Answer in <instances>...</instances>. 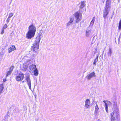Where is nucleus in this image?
<instances>
[{
  "instance_id": "1",
  "label": "nucleus",
  "mask_w": 121,
  "mask_h": 121,
  "mask_svg": "<svg viewBox=\"0 0 121 121\" xmlns=\"http://www.w3.org/2000/svg\"><path fill=\"white\" fill-rule=\"evenodd\" d=\"M29 30L26 33V37L28 39H30L33 37L35 34L36 28L33 24H31L28 27Z\"/></svg>"
},
{
  "instance_id": "2",
  "label": "nucleus",
  "mask_w": 121,
  "mask_h": 121,
  "mask_svg": "<svg viewBox=\"0 0 121 121\" xmlns=\"http://www.w3.org/2000/svg\"><path fill=\"white\" fill-rule=\"evenodd\" d=\"M40 39V35L37 37L33 44V46L31 47V50L34 52H37L39 50V43Z\"/></svg>"
},
{
  "instance_id": "3",
  "label": "nucleus",
  "mask_w": 121,
  "mask_h": 121,
  "mask_svg": "<svg viewBox=\"0 0 121 121\" xmlns=\"http://www.w3.org/2000/svg\"><path fill=\"white\" fill-rule=\"evenodd\" d=\"M118 111V108H116L115 110H114L110 114V121H116V119H118L119 116Z\"/></svg>"
},
{
  "instance_id": "4",
  "label": "nucleus",
  "mask_w": 121,
  "mask_h": 121,
  "mask_svg": "<svg viewBox=\"0 0 121 121\" xmlns=\"http://www.w3.org/2000/svg\"><path fill=\"white\" fill-rule=\"evenodd\" d=\"M74 16L76 18L75 22L77 23L82 19V14L79 11H77L74 14Z\"/></svg>"
},
{
  "instance_id": "5",
  "label": "nucleus",
  "mask_w": 121,
  "mask_h": 121,
  "mask_svg": "<svg viewBox=\"0 0 121 121\" xmlns=\"http://www.w3.org/2000/svg\"><path fill=\"white\" fill-rule=\"evenodd\" d=\"M24 78V75L22 72H20L17 75L15 78V79L18 82L22 81Z\"/></svg>"
},
{
  "instance_id": "6",
  "label": "nucleus",
  "mask_w": 121,
  "mask_h": 121,
  "mask_svg": "<svg viewBox=\"0 0 121 121\" xmlns=\"http://www.w3.org/2000/svg\"><path fill=\"white\" fill-rule=\"evenodd\" d=\"M30 72L31 73H33L36 76H38L39 74L38 70L35 65L32 68L31 67L30 70Z\"/></svg>"
},
{
  "instance_id": "7",
  "label": "nucleus",
  "mask_w": 121,
  "mask_h": 121,
  "mask_svg": "<svg viewBox=\"0 0 121 121\" xmlns=\"http://www.w3.org/2000/svg\"><path fill=\"white\" fill-rule=\"evenodd\" d=\"M25 80L27 81V84L28 85L29 88L30 89L31 87L30 79V75L29 74H27L26 76Z\"/></svg>"
},
{
  "instance_id": "8",
  "label": "nucleus",
  "mask_w": 121,
  "mask_h": 121,
  "mask_svg": "<svg viewBox=\"0 0 121 121\" xmlns=\"http://www.w3.org/2000/svg\"><path fill=\"white\" fill-rule=\"evenodd\" d=\"M103 102H104L105 104V109L106 112L107 113L108 112V106L110 105V102L108 101L105 100L103 101Z\"/></svg>"
},
{
  "instance_id": "9",
  "label": "nucleus",
  "mask_w": 121,
  "mask_h": 121,
  "mask_svg": "<svg viewBox=\"0 0 121 121\" xmlns=\"http://www.w3.org/2000/svg\"><path fill=\"white\" fill-rule=\"evenodd\" d=\"M14 68V66H12L9 68V70L7 72L6 75V77L8 76L9 75H10L13 71V69Z\"/></svg>"
},
{
  "instance_id": "10",
  "label": "nucleus",
  "mask_w": 121,
  "mask_h": 121,
  "mask_svg": "<svg viewBox=\"0 0 121 121\" xmlns=\"http://www.w3.org/2000/svg\"><path fill=\"white\" fill-rule=\"evenodd\" d=\"M16 49V48L15 46L14 45H12L8 49V52L9 53H10Z\"/></svg>"
},
{
  "instance_id": "11",
  "label": "nucleus",
  "mask_w": 121,
  "mask_h": 121,
  "mask_svg": "<svg viewBox=\"0 0 121 121\" xmlns=\"http://www.w3.org/2000/svg\"><path fill=\"white\" fill-rule=\"evenodd\" d=\"M95 73L94 72H93L87 75V77L88 79H90L93 77H95Z\"/></svg>"
},
{
  "instance_id": "12",
  "label": "nucleus",
  "mask_w": 121,
  "mask_h": 121,
  "mask_svg": "<svg viewBox=\"0 0 121 121\" xmlns=\"http://www.w3.org/2000/svg\"><path fill=\"white\" fill-rule=\"evenodd\" d=\"M110 3H108L106 1L105 9L108 11V10H110L111 7L110 6Z\"/></svg>"
},
{
  "instance_id": "13",
  "label": "nucleus",
  "mask_w": 121,
  "mask_h": 121,
  "mask_svg": "<svg viewBox=\"0 0 121 121\" xmlns=\"http://www.w3.org/2000/svg\"><path fill=\"white\" fill-rule=\"evenodd\" d=\"M108 13V11L105 9L104 10L103 16L104 19H106Z\"/></svg>"
},
{
  "instance_id": "14",
  "label": "nucleus",
  "mask_w": 121,
  "mask_h": 121,
  "mask_svg": "<svg viewBox=\"0 0 121 121\" xmlns=\"http://www.w3.org/2000/svg\"><path fill=\"white\" fill-rule=\"evenodd\" d=\"M85 106L86 107L88 108L89 106L90 101L89 99H87L85 101Z\"/></svg>"
},
{
  "instance_id": "15",
  "label": "nucleus",
  "mask_w": 121,
  "mask_h": 121,
  "mask_svg": "<svg viewBox=\"0 0 121 121\" xmlns=\"http://www.w3.org/2000/svg\"><path fill=\"white\" fill-rule=\"evenodd\" d=\"M112 51L111 48H109V51L108 52L107 54L109 56H110L112 55Z\"/></svg>"
},
{
  "instance_id": "16",
  "label": "nucleus",
  "mask_w": 121,
  "mask_h": 121,
  "mask_svg": "<svg viewBox=\"0 0 121 121\" xmlns=\"http://www.w3.org/2000/svg\"><path fill=\"white\" fill-rule=\"evenodd\" d=\"M98 56H96V58L94 59V62L93 63L94 65H96V62L98 61Z\"/></svg>"
},
{
  "instance_id": "17",
  "label": "nucleus",
  "mask_w": 121,
  "mask_h": 121,
  "mask_svg": "<svg viewBox=\"0 0 121 121\" xmlns=\"http://www.w3.org/2000/svg\"><path fill=\"white\" fill-rule=\"evenodd\" d=\"M73 18H70V21L67 23V25L69 26L70 25V23L71 24L73 21Z\"/></svg>"
},
{
  "instance_id": "18",
  "label": "nucleus",
  "mask_w": 121,
  "mask_h": 121,
  "mask_svg": "<svg viewBox=\"0 0 121 121\" xmlns=\"http://www.w3.org/2000/svg\"><path fill=\"white\" fill-rule=\"evenodd\" d=\"M4 89L3 85L2 84H0V94L2 92Z\"/></svg>"
},
{
  "instance_id": "19",
  "label": "nucleus",
  "mask_w": 121,
  "mask_h": 121,
  "mask_svg": "<svg viewBox=\"0 0 121 121\" xmlns=\"http://www.w3.org/2000/svg\"><path fill=\"white\" fill-rule=\"evenodd\" d=\"M85 1H81V5L80 7L81 8H82L83 7H84L85 4Z\"/></svg>"
},
{
  "instance_id": "20",
  "label": "nucleus",
  "mask_w": 121,
  "mask_h": 121,
  "mask_svg": "<svg viewBox=\"0 0 121 121\" xmlns=\"http://www.w3.org/2000/svg\"><path fill=\"white\" fill-rule=\"evenodd\" d=\"M99 110V108L98 107V106L96 104V105L95 107V112L96 113L98 112V110Z\"/></svg>"
},
{
  "instance_id": "21",
  "label": "nucleus",
  "mask_w": 121,
  "mask_h": 121,
  "mask_svg": "<svg viewBox=\"0 0 121 121\" xmlns=\"http://www.w3.org/2000/svg\"><path fill=\"white\" fill-rule=\"evenodd\" d=\"M95 19V17H93V19L90 22V24L93 25Z\"/></svg>"
},
{
  "instance_id": "22",
  "label": "nucleus",
  "mask_w": 121,
  "mask_h": 121,
  "mask_svg": "<svg viewBox=\"0 0 121 121\" xmlns=\"http://www.w3.org/2000/svg\"><path fill=\"white\" fill-rule=\"evenodd\" d=\"M13 13H10L9 14V18H10L13 16Z\"/></svg>"
},
{
  "instance_id": "23",
  "label": "nucleus",
  "mask_w": 121,
  "mask_h": 121,
  "mask_svg": "<svg viewBox=\"0 0 121 121\" xmlns=\"http://www.w3.org/2000/svg\"><path fill=\"white\" fill-rule=\"evenodd\" d=\"M7 27V24H5L3 28V29L4 30V29H6Z\"/></svg>"
},
{
  "instance_id": "24",
  "label": "nucleus",
  "mask_w": 121,
  "mask_h": 121,
  "mask_svg": "<svg viewBox=\"0 0 121 121\" xmlns=\"http://www.w3.org/2000/svg\"><path fill=\"white\" fill-rule=\"evenodd\" d=\"M91 32V31L89 30L88 31H86V35L88 36L89 35V33H90Z\"/></svg>"
},
{
  "instance_id": "25",
  "label": "nucleus",
  "mask_w": 121,
  "mask_h": 121,
  "mask_svg": "<svg viewBox=\"0 0 121 121\" xmlns=\"http://www.w3.org/2000/svg\"><path fill=\"white\" fill-rule=\"evenodd\" d=\"M10 18H9V17H8L6 20V22L7 23H8L9 22L10 20Z\"/></svg>"
},
{
  "instance_id": "26",
  "label": "nucleus",
  "mask_w": 121,
  "mask_h": 121,
  "mask_svg": "<svg viewBox=\"0 0 121 121\" xmlns=\"http://www.w3.org/2000/svg\"><path fill=\"white\" fill-rule=\"evenodd\" d=\"M114 105L115 106H117V103L116 102H114Z\"/></svg>"
},
{
  "instance_id": "27",
  "label": "nucleus",
  "mask_w": 121,
  "mask_h": 121,
  "mask_svg": "<svg viewBox=\"0 0 121 121\" xmlns=\"http://www.w3.org/2000/svg\"><path fill=\"white\" fill-rule=\"evenodd\" d=\"M4 29H2V31L1 32V34H2L4 33Z\"/></svg>"
},
{
  "instance_id": "28",
  "label": "nucleus",
  "mask_w": 121,
  "mask_h": 121,
  "mask_svg": "<svg viewBox=\"0 0 121 121\" xmlns=\"http://www.w3.org/2000/svg\"><path fill=\"white\" fill-rule=\"evenodd\" d=\"M6 78H5V79H3V81L4 82H5L6 81Z\"/></svg>"
},
{
  "instance_id": "29",
  "label": "nucleus",
  "mask_w": 121,
  "mask_h": 121,
  "mask_svg": "<svg viewBox=\"0 0 121 121\" xmlns=\"http://www.w3.org/2000/svg\"><path fill=\"white\" fill-rule=\"evenodd\" d=\"M97 121H100V120L99 119H98Z\"/></svg>"
}]
</instances>
